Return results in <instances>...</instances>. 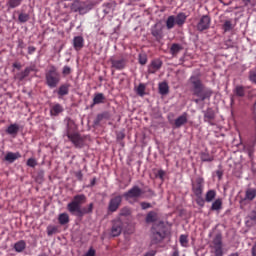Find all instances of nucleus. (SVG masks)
<instances>
[{
	"label": "nucleus",
	"instance_id": "nucleus-50",
	"mask_svg": "<svg viewBox=\"0 0 256 256\" xmlns=\"http://www.w3.org/2000/svg\"><path fill=\"white\" fill-rule=\"evenodd\" d=\"M249 219H250L251 221H254V223H256V211H255V210L252 211V212H250V214H249Z\"/></svg>",
	"mask_w": 256,
	"mask_h": 256
},
{
	"label": "nucleus",
	"instance_id": "nucleus-47",
	"mask_svg": "<svg viewBox=\"0 0 256 256\" xmlns=\"http://www.w3.org/2000/svg\"><path fill=\"white\" fill-rule=\"evenodd\" d=\"M62 75H71V67L69 66H64L63 69H62Z\"/></svg>",
	"mask_w": 256,
	"mask_h": 256
},
{
	"label": "nucleus",
	"instance_id": "nucleus-14",
	"mask_svg": "<svg viewBox=\"0 0 256 256\" xmlns=\"http://www.w3.org/2000/svg\"><path fill=\"white\" fill-rule=\"evenodd\" d=\"M161 61L160 60H154L151 62V64L148 66V73L154 74L157 73L161 69Z\"/></svg>",
	"mask_w": 256,
	"mask_h": 256
},
{
	"label": "nucleus",
	"instance_id": "nucleus-62",
	"mask_svg": "<svg viewBox=\"0 0 256 256\" xmlns=\"http://www.w3.org/2000/svg\"><path fill=\"white\" fill-rule=\"evenodd\" d=\"M20 45H23V41L20 42Z\"/></svg>",
	"mask_w": 256,
	"mask_h": 256
},
{
	"label": "nucleus",
	"instance_id": "nucleus-25",
	"mask_svg": "<svg viewBox=\"0 0 256 256\" xmlns=\"http://www.w3.org/2000/svg\"><path fill=\"white\" fill-rule=\"evenodd\" d=\"M51 115H54L57 117L59 113H63V106L61 104H55L51 109H50Z\"/></svg>",
	"mask_w": 256,
	"mask_h": 256
},
{
	"label": "nucleus",
	"instance_id": "nucleus-16",
	"mask_svg": "<svg viewBox=\"0 0 256 256\" xmlns=\"http://www.w3.org/2000/svg\"><path fill=\"white\" fill-rule=\"evenodd\" d=\"M6 133L12 137H17V134L19 133V124H10L6 129Z\"/></svg>",
	"mask_w": 256,
	"mask_h": 256
},
{
	"label": "nucleus",
	"instance_id": "nucleus-35",
	"mask_svg": "<svg viewBox=\"0 0 256 256\" xmlns=\"http://www.w3.org/2000/svg\"><path fill=\"white\" fill-rule=\"evenodd\" d=\"M154 221H157V213L149 212L146 216V222L147 223H154Z\"/></svg>",
	"mask_w": 256,
	"mask_h": 256
},
{
	"label": "nucleus",
	"instance_id": "nucleus-24",
	"mask_svg": "<svg viewBox=\"0 0 256 256\" xmlns=\"http://www.w3.org/2000/svg\"><path fill=\"white\" fill-rule=\"evenodd\" d=\"M256 197V190L253 188H249L246 190L244 201H253Z\"/></svg>",
	"mask_w": 256,
	"mask_h": 256
},
{
	"label": "nucleus",
	"instance_id": "nucleus-44",
	"mask_svg": "<svg viewBox=\"0 0 256 256\" xmlns=\"http://www.w3.org/2000/svg\"><path fill=\"white\" fill-rule=\"evenodd\" d=\"M180 243H181L182 247H187V243H188L187 236L181 235L180 236Z\"/></svg>",
	"mask_w": 256,
	"mask_h": 256
},
{
	"label": "nucleus",
	"instance_id": "nucleus-36",
	"mask_svg": "<svg viewBox=\"0 0 256 256\" xmlns=\"http://www.w3.org/2000/svg\"><path fill=\"white\" fill-rule=\"evenodd\" d=\"M136 93L140 97H144L145 96V84H143V83L139 84L138 87L136 88Z\"/></svg>",
	"mask_w": 256,
	"mask_h": 256
},
{
	"label": "nucleus",
	"instance_id": "nucleus-22",
	"mask_svg": "<svg viewBox=\"0 0 256 256\" xmlns=\"http://www.w3.org/2000/svg\"><path fill=\"white\" fill-rule=\"evenodd\" d=\"M174 21L176 23V25H178V27H181L182 25L185 24V21H187V16H185V14L180 13L176 16H174Z\"/></svg>",
	"mask_w": 256,
	"mask_h": 256
},
{
	"label": "nucleus",
	"instance_id": "nucleus-58",
	"mask_svg": "<svg viewBox=\"0 0 256 256\" xmlns=\"http://www.w3.org/2000/svg\"><path fill=\"white\" fill-rule=\"evenodd\" d=\"M155 250L147 252L144 256H155Z\"/></svg>",
	"mask_w": 256,
	"mask_h": 256
},
{
	"label": "nucleus",
	"instance_id": "nucleus-31",
	"mask_svg": "<svg viewBox=\"0 0 256 256\" xmlns=\"http://www.w3.org/2000/svg\"><path fill=\"white\" fill-rule=\"evenodd\" d=\"M26 247L25 241L21 240L15 243L14 249L17 251V253H21Z\"/></svg>",
	"mask_w": 256,
	"mask_h": 256
},
{
	"label": "nucleus",
	"instance_id": "nucleus-37",
	"mask_svg": "<svg viewBox=\"0 0 256 256\" xmlns=\"http://www.w3.org/2000/svg\"><path fill=\"white\" fill-rule=\"evenodd\" d=\"M201 161L211 163L213 161V156L209 155V153H202L201 154Z\"/></svg>",
	"mask_w": 256,
	"mask_h": 256
},
{
	"label": "nucleus",
	"instance_id": "nucleus-30",
	"mask_svg": "<svg viewBox=\"0 0 256 256\" xmlns=\"http://www.w3.org/2000/svg\"><path fill=\"white\" fill-rule=\"evenodd\" d=\"M103 101H105V95H103V93L95 94L93 99L94 105H99L100 103H103Z\"/></svg>",
	"mask_w": 256,
	"mask_h": 256
},
{
	"label": "nucleus",
	"instance_id": "nucleus-6",
	"mask_svg": "<svg viewBox=\"0 0 256 256\" xmlns=\"http://www.w3.org/2000/svg\"><path fill=\"white\" fill-rule=\"evenodd\" d=\"M91 9H93V4H85V2L81 1H74L71 5V10L75 13L78 11L80 15H85V13H88Z\"/></svg>",
	"mask_w": 256,
	"mask_h": 256
},
{
	"label": "nucleus",
	"instance_id": "nucleus-56",
	"mask_svg": "<svg viewBox=\"0 0 256 256\" xmlns=\"http://www.w3.org/2000/svg\"><path fill=\"white\" fill-rule=\"evenodd\" d=\"M216 175H217L218 179L221 180L223 177V172L221 170H218V171H216Z\"/></svg>",
	"mask_w": 256,
	"mask_h": 256
},
{
	"label": "nucleus",
	"instance_id": "nucleus-1",
	"mask_svg": "<svg viewBox=\"0 0 256 256\" xmlns=\"http://www.w3.org/2000/svg\"><path fill=\"white\" fill-rule=\"evenodd\" d=\"M87 203V196L84 194L75 195L70 203L67 204V209L71 215L75 217H85V215H91L93 213L94 204L90 203L87 206L81 207V205Z\"/></svg>",
	"mask_w": 256,
	"mask_h": 256
},
{
	"label": "nucleus",
	"instance_id": "nucleus-61",
	"mask_svg": "<svg viewBox=\"0 0 256 256\" xmlns=\"http://www.w3.org/2000/svg\"><path fill=\"white\" fill-rule=\"evenodd\" d=\"M228 256H239V253H232V254H230Z\"/></svg>",
	"mask_w": 256,
	"mask_h": 256
},
{
	"label": "nucleus",
	"instance_id": "nucleus-63",
	"mask_svg": "<svg viewBox=\"0 0 256 256\" xmlns=\"http://www.w3.org/2000/svg\"><path fill=\"white\" fill-rule=\"evenodd\" d=\"M150 193H152V194H153V191H151V190H150Z\"/></svg>",
	"mask_w": 256,
	"mask_h": 256
},
{
	"label": "nucleus",
	"instance_id": "nucleus-55",
	"mask_svg": "<svg viewBox=\"0 0 256 256\" xmlns=\"http://www.w3.org/2000/svg\"><path fill=\"white\" fill-rule=\"evenodd\" d=\"M251 255L256 256V243L252 246Z\"/></svg>",
	"mask_w": 256,
	"mask_h": 256
},
{
	"label": "nucleus",
	"instance_id": "nucleus-45",
	"mask_svg": "<svg viewBox=\"0 0 256 256\" xmlns=\"http://www.w3.org/2000/svg\"><path fill=\"white\" fill-rule=\"evenodd\" d=\"M27 165H28V167H36L37 160H35L34 158H30L27 160Z\"/></svg>",
	"mask_w": 256,
	"mask_h": 256
},
{
	"label": "nucleus",
	"instance_id": "nucleus-8",
	"mask_svg": "<svg viewBox=\"0 0 256 256\" xmlns=\"http://www.w3.org/2000/svg\"><path fill=\"white\" fill-rule=\"evenodd\" d=\"M121 203H123V196L117 195L112 197L108 204L109 213H115V211L121 207Z\"/></svg>",
	"mask_w": 256,
	"mask_h": 256
},
{
	"label": "nucleus",
	"instance_id": "nucleus-29",
	"mask_svg": "<svg viewBox=\"0 0 256 256\" xmlns=\"http://www.w3.org/2000/svg\"><path fill=\"white\" fill-rule=\"evenodd\" d=\"M159 93L160 95H167L169 93V85L166 82L159 84Z\"/></svg>",
	"mask_w": 256,
	"mask_h": 256
},
{
	"label": "nucleus",
	"instance_id": "nucleus-53",
	"mask_svg": "<svg viewBox=\"0 0 256 256\" xmlns=\"http://www.w3.org/2000/svg\"><path fill=\"white\" fill-rule=\"evenodd\" d=\"M8 5L9 7L15 8L19 5V2L11 1V2H8Z\"/></svg>",
	"mask_w": 256,
	"mask_h": 256
},
{
	"label": "nucleus",
	"instance_id": "nucleus-17",
	"mask_svg": "<svg viewBox=\"0 0 256 256\" xmlns=\"http://www.w3.org/2000/svg\"><path fill=\"white\" fill-rule=\"evenodd\" d=\"M31 71H33V67H26L24 71L17 73L15 75V79H17L18 81H23V79H25L26 77H29V74L31 73Z\"/></svg>",
	"mask_w": 256,
	"mask_h": 256
},
{
	"label": "nucleus",
	"instance_id": "nucleus-27",
	"mask_svg": "<svg viewBox=\"0 0 256 256\" xmlns=\"http://www.w3.org/2000/svg\"><path fill=\"white\" fill-rule=\"evenodd\" d=\"M182 50H183V47L181 46V44H172L170 48V53L171 55L175 56L178 53H180Z\"/></svg>",
	"mask_w": 256,
	"mask_h": 256
},
{
	"label": "nucleus",
	"instance_id": "nucleus-46",
	"mask_svg": "<svg viewBox=\"0 0 256 256\" xmlns=\"http://www.w3.org/2000/svg\"><path fill=\"white\" fill-rule=\"evenodd\" d=\"M156 177L158 179H161V181H163V179H165V171L164 170H158L156 173Z\"/></svg>",
	"mask_w": 256,
	"mask_h": 256
},
{
	"label": "nucleus",
	"instance_id": "nucleus-34",
	"mask_svg": "<svg viewBox=\"0 0 256 256\" xmlns=\"http://www.w3.org/2000/svg\"><path fill=\"white\" fill-rule=\"evenodd\" d=\"M177 23L175 22V16H169L166 20L167 29H173Z\"/></svg>",
	"mask_w": 256,
	"mask_h": 256
},
{
	"label": "nucleus",
	"instance_id": "nucleus-2",
	"mask_svg": "<svg viewBox=\"0 0 256 256\" xmlns=\"http://www.w3.org/2000/svg\"><path fill=\"white\" fill-rule=\"evenodd\" d=\"M189 84L191 86L193 95L198 97V99L194 100L195 103H201V101H209V99H211L213 90L205 86L199 76H191L189 79Z\"/></svg>",
	"mask_w": 256,
	"mask_h": 256
},
{
	"label": "nucleus",
	"instance_id": "nucleus-28",
	"mask_svg": "<svg viewBox=\"0 0 256 256\" xmlns=\"http://www.w3.org/2000/svg\"><path fill=\"white\" fill-rule=\"evenodd\" d=\"M58 221L61 225H67V223H69V214L67 213L59 214Z\"/></svg>",
	"mask_w": 256,
	"mask_h": 256
},
{
	"label": "nucleus",
	"instance_id": "nucleus-54",
	"mask_svg": "<svg viewBox=\"0 0 256 256\" xmlns=\"http://www.w3.org/2000/svg\"><path fill=\"white\" fill-rule=\"evenodd\" d=\"M84 256H95V250L90 249Z\"/></svg>",
	"mask_w": 256,
	"mask_h": 256
},
{
	"label": "nucleus",
	"instance_id": "nucleus-41",
	"mask_svg": "<svg viewBox=\"0 0 256 256\" xmlns=\"http://www.w3.org/2000/svg\"><path fill=\"white\" fill-rule=\"evenodd\" d=\"M57 233V227L56 226H48L47 227V234L51 237V235H55Z\"/></svg>",
	"mask_w": 256,
	"mask_h": 256
},
{
	"label": "nucleus",
	"instance_id": "nucleus-48",
	"mask_svg": "<svg viewBox=\"0 0 256 256\" xmlns=\"http://www.w3.org/2000/svg\"><path fill=\"white\" fill-rule=\"evenodd\" d=\"M139 63H140V65H146L147 64V56L139 55Z\"/></svg>",
	"mask_w": 256,
	"mask_h": 256
},
{
	"label": "nucleus",
	"instance_id": "nucleus-19",
	"mask_svg": "<svg viewBox=\"0 0 256 256\" xmlns=\"http://www.w3.org/2000/svg\"><path fill=\"white\" fill-rule=\"evenodd\" d=\"M110 63L114 69H117L121 71V69H125V60L120 59V60H115V59H110Z\"/></svg>",
	"mask_w": 256,
	"mask_h": 256
},
{
	"label": "nucleus",
	"instance_id": "nucleus-60",
	"mask_svg": "<svg viewBox=\"0 0 256 256\" xmlns=\"http://www.w3.org/2000/svg\"><path fill=\"white\" fill-rule=\"evenodd\" d=\"M95 181H96L95 178H93V179L91 180V185H92V186L95 185Z\"/></svg>",
	"mask_w": 256,
	"mask_h": 256
},
{
	"label": "nucleus",
	"instance_id": "nucleus-23",
	"mask_svg": "<svg viewBox=\"0 0 256 256\" xmlns=\"http://www.w3.org/2000/svg\"><path fill=\"white\" fill-rule=\"evenodd\" d=\"M71 86L69 84H63L59 87L57 93L60 97H65V95H69V88Z\"/></svg>",
	"mask_w": 256,
	"mask_h": 256
},
{
	"label": "nucleus",
	"instance_id": "nucleus-52",
	"mask_svg": "<svg viewBox=\"0 0 256 256\" xmlns=\"http://www.w3.org/2000/svg\"><path fill=\"white\" fill-rule=\"evenodd\" d=\"M37 51V48H35V46H29L28 47V53L29 55H33V53Z\"/></svg>",
	"mask_w": 256,
	"mask_h": 256
},
{
	"label": "nucleus",
	"instance_id": "nucleus-9",
	"mask_svg": "<svg viewBox=\"0 0 256 256\" xmlns=\"http://www.w3.org/2000/svg\"><path fill=\"white\" fill-rule=\"evenodd\" d=\"M141 195H143V190L139 188V186H133L130 190L124 193L123 197L126 201H129V199H139Z\"/></svg>",
	"mask_w": 256,
	"mask_h": 256
},
{
	"label": "nucleus",
	"instance_id": "nucleus-57",
	"mask_svg": "<svg viewBox=\"0 0 256 256\" xmlns=\"http://www.w3.org/2000/svg\"><path fill=\"white\" fill-rule=\"evenodd\" d=\"M76 177L81 181V179H83V173H81V171L76 172Z\"/></svg>",
	"mask_w": 256,
	"mask_h": 256
},
{
	"label": "nucleus",
	"instance_id": "nucleus-33",
	"mask_svg": "<svg viewBox=\"0 0 256 256\" xmlns=\"http://www.w3.org/2000/svg\"><path fill=\"white\" fill-rule=\"evenodd\" d=\"M236 97H245V88L243 86H236L234 89Z\"/></svg>",
	"mask_w": 256,
	"mask_h": 256
},
{
	"label": "nucleus",
	"instance_id": "nucleus-49",
	"mask_svg": "<svg viewBox=\"0 0 256 256\" xmlns=\"http://www.w3.org/2000/svg\"><path fill=\"white\" fill-rule=\"evenodd\" d=\"M196 197H197L196 203L200 205V207H203V205H205V200H203L201 196H196Z\"/></svg>",
	"mask_w": 256,
	"mask_h": 256
},
{
	"label": "nucleus",
	"instance_id": "nucleus-7",
	"mask_svg": "<svg viewBox=\"0 0 256 256\" xmlns=\"http://www.w3.org/2000/svg\"><path fill=\"white\" fill-rule=\"evenodd\" d=\"M204 187L205 180L201 177L196 178L195 182H192V191L196 197H202Z\"/></svg>",
	"mask_w": 256,
	"mask_h": 256
},
{
	"label": "nucleus",
	"instance_id": "nucleus-38",
	"mask_svg": "<svg viewBox=\"0 0 256 256\" xmlns=\"http://www.w3.org/2000/svg\"><path fill=\"white\" fill-rule=\"evenodd\" d=\"M18 21H20V23H27V21H29V14H25V13L19 14Z\"/></svg>",
	"mask_w": 256,
	"mask_h": 256
},
{
	"label": "nucleus",
	"instance_id": "nucleus-42",
	"mask_svg": "<svg viewBox=\"0 0 256 256\" xmlns=\"http://www.w3.org/2000/svg\"><path fill=\"white\" fill-rule=\"evenodd\" d=\"M105 118H107V113L98 114L96 120L94 121L95 125H99V122Z\"/></svg>",
	"mask_w": 256,
	"mask_h": 256
},
{
	"label": "nucleus",
	"instance_id": "nucleus-64",
	"mask_svg": "<svg viewBox=\"0 0 256 256\" xmlns=\"http://www.w3.org/2000/svg\"><path fill=\"white\" fill-rule=\"evenodd\" d=\"M105 5H109V3L105 4Z\"/></svg>",
	"mask_w": 256,
	"mask_h": 256
},
{
	"label": "nucleus",
	"instance_id": "nucleus-10",
	"mask_svg": "<svg viewBox=\"0 0 256 256\" xmlns=\"http://www.w3.org/2000/svg\"><path fill=\"white\" fill-rule=\"evenodd\" d=\"M210 25H211V18H209V16L207 15H204L199 20L197 24V29L198 31H205L210 27Z\"/></svg>",
	"mask_w": 256,
	"mask_h": 256
},
{
	"label": "nucleus",
	"instance_id": "nucleus-5",
	"mask_svg": "<svg viewBox=\"0 0 256 256\" xmlns=\"http://www.w3.org/2000/svg\"><path fill=\"white\" fill-rule=\"evenodd\" d=\"M71 122L68 123L67 130H66V136L68 137L69 141L75 145V147L81 148L83 147V138L81 135L77 133H72L71 131Z\"/></svg>",
	"mask_w": 256,
	"mask_h": 256
},
{
	"label": "nucleus",
	"instance_id": "nucleus-21",
	"mask_svg": "<svg viewBox=\"0 0 256 256\" xmlns=\"http://www.w3.org/2000/svg\"><path fill=\"white\" fill-rule=\"evenodd\" d=\"M151 239L152 243H161V240L165 239V232H153Z\"/></svg>",
	"mask_w": 256,
	"mask_h": 256
},
{
	"label": "nucleus",
	"instance_id": "nucleus-11",
	"mask_svg": "<svg viewBox=\"0 0 256 256\" xmlns=\"http://www.w3.org/2000/svg\"><path fill=\"white\" fill-rule=\"evenodd\" d=\"M121 231H123V222L121 221V219H117L114 221V224L112 226V237H119V235H121Z\"/></svg>",
	"mask_w": 256,
	"mask_h": 256
},
{
	"label": "nucleus",
	"instance_id": "nucleus-3",
	"mask_svg": "<svg viewBox=\"0 0 256 256\" xmlns=\"http://www.w3.org/2000/svg\"><path fill=\"white\" fill-rule=\"evenodd\" d=\"M46 77V85L50 87V89H55L61 82V74L57 71L55 66H51L50 69L45 74Z\"/></svg>",
	"mask_w": 256,
	"mask_h": 256
},
{
	"label": "nucleus",
	"instance_id": "nucleus-51",
	"mask_svg": "<svg viewBox=\"0 0 256 256\" xmlns=\"http://www.w3.org/2000/svg\"><path fill=\"white\" fill-rule=\"evenodd\" d=\"M151 207V203H147V202H142L141 203V208L142 209H150Z\"/></svg>",
	"mask_w": 256,
	"mask_h": 256
},
{
	"label": "nucleus",
	"instance_id": "nucleus-18",
	"mask_svg": "<svg viewBox=\"0 0 256 256\" xmlns=\"http://www.w3.org/2000/svg\"><path fill=\"white\" fill-rule=\"evenodd\" d=\"M203 113L204 121L206 123H211L215 119V111H213V109L208 108L207 110H204Z\"/></svg>",
	"mask_w": 256,
	"mask_h": 256
},
{
	"label": "nucleus",
	"instance_id": "nucleus-20",
	"mask_svg": "<svg viewBox=\"0 0 256 256\" xmlns=\"http://www.w3.org/2000/svg\"><path fill=\"white\" fill-rule=\"evenodd\" d=\"M19 157H21V154L19 152H8L5 156V161H8V163H15V161H17Z\"/></svg>",
	"mask_w": 256,
	"mask_h": 256
},
{
	"label": "nucleus",
	"instance_id": "nucleus-39",
	"mask_svg": "<svg viewBox=\"0 0 256 256\" xmlns=\"http://www.w3.org/2000/svg\"><path fill=\"white\" fill-rule=\"evenodd\" d=\"M129 215H131V209H129L128 207H124L120 210L121 217H129Z\"/></svg>",
	"mask_w": 256,
	"mask_h": 256
},
{
	"label": "nucleus",
	"instance_id": "nucleus-15",
	"mask_svg": "<svg viewBox=\"0 0 256 256\" xmlns=\"http://www.w3.org/2000/svg\"><path fill=\"white\" fill-rule=\"evenodd\" d=\"M222 29L224 33H229V31H233V29H235V22H233V19L224 20Z\"/></svg>",
	"mask_w": 256,
	"mask_h": 256
},
{
	"label": "nucleus",
	"instance_id": "nucleus-32",
	"mask_svg": "<svg viewBox=\"0 0 256 256\" xmlns=\"http://www.w3.org/2000/svg\"><path fill=\"white\" fill-rule=\"evenodd\" d=\"M223 205V201L221 199H216L213 203H212V206H211V210L212 211H219V209H221Z\"/></svg>",
	"mask_w": 256,
	"mask_h": 256
},
{
	"label": "nucleus",
	"instance_id": "nucleus-12",
	"mask_svg": "<svg viewBox=\"0 0 256 256\" xmlns=\"http://www.w3.org/2000/svg\"><path fill=\"white\" fill-rule=\"evenodd\" d=\"M84 45H85V39H83V36H76L73 38V47L75 51H81Z\"/></svg>",
	"mask_w": 256,
	"mask_h": 256
},
{
	"label": "nucleus",
	"instance_id": "nucleus-43",
	"mask_svg": "<svg viewBox=\"0 0 256 256\" xmlns=\"http://www.w3.org/2000/svg\"><path fill=\"white\" fill-rule=\"evenodd\" d=\"M152 35L153 37H155L156 39H161V30L157 29V28H153L152 29Z\"/></svg>",
	"mask_w": 256,
	"mask_h": 256
},
{
	"label": "nucleus",
	"instance_id": "nucleus-4",
	"mask_svg": "<svg viewBox=\"0 0 256 256\" xmlns=\"http://www.w3.org/2000/svg\"><path fill=\"white\" fill-rule=\"evenodd\" d=\"M211 253L215 256H223L225 253L223 252V236L221 234H217L211 244H210Z\"/></svg>",
	"mask_w": 256,
	"mask_h": 256
},
{
	"label": "nucleus",
	"instance_id": "nucleus-13",
	"mask_svg": "<svg viewBox=\"0 0 256 256\" xmlns=\"http://www.w3.org/2000/svg\"><path fill=\"white\" fill-rule=\"evenodd\" d=\"M187 121H188L187 113L184 112L177 119H175L174 125H175L176 129H179V128L183 127V125L187 124Z\"/></svg>",
	"mask_w": 256,
	"mask_h": 256
},
{
	"label": "nucleus",
	"instance_id": "nucleus-40",
	"mask_svg": "<svg viewBox=\"0 0 256 256\" xmlns=\"http://www.w3.org/2000/svg\"><path fill=\"white\" fill-rule=\"evenodd\" d=\"M249 79L252 83L256 84V68L249 72Z\"/></svg>",
	"mask_w": 256,
	"mask_h": 256
},
{
	"label": "nucleus",
	"instance_id": "nucleus-59",
	"mask_svg": "<svg viewBox=\"0 0 256 256\" xmlns=\"http://www.w3.org/2000/svg\"><path fill=\"white\" fill-rule=\"evenodd\" d=\"M13 67H15V69H21V64L20 63H14Z\"/></svg>",
	"mask_w": 256,
	"mask_h": 256
},
{
	"label": "nucleus",
	"instance_id": "nucleus-26",
	"mask_svg": "<svg viewBox=\"0 0 256 256\" xmlns=\"http://www.w3.org/2000/svg\"><path fill=\"white\" fill-rule=\"evenodd\" d=\"M215 197H217V192L215 190H208L205 195L206 203H211Z\"/></svg>",
	"mask_w": 256,
	"mask_h": 256
}]
</instances>
